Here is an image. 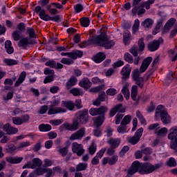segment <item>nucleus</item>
Here are the masks:
<instances>
[{"label": "nucleus", "mask_w": 177, "mask_h": 177, "mask_svg": "<svg viewBox=\"0 0 177 177\" xmlns=\"http://www.w3.org/2000/svg\"><path fill=\"white\" fill-rule=\"evenodd\" d=\"M92 44L98 45L99 46H103L105 49H111L115 42L113 40H109L106 35V33H102L101 35L91 39Z\"/></svg>", "instance_id": "f257e3e1"}, {"label": "nucleus", "mask_w": 177, "mask_h": 177, "mask_svg": "<svg viewBox=\"0 0 177 177\" xmlns=\"http://www.w3.org/2000/svg\"><path fill=\"white\" fill-rule=\"evenodd\" d=\"M160 120L163 124H169L171 122V117L168 114V112L164 109V106L158 105L156 109L155 119Z\"/></svg>", "instance_id": "f03ea898"}, {"label": "nucleus", "mask_w": 177, "mask_h": 177, "mask_svg": "<svg viewBox=\"0 0 177 177\" xmlns=\"http://www.w3.org/2000/svg\"><path fill=\"white\" fill-rule=\"evenodd\" d=\"M162 167V163H157L155 165H151V163L146 162L142 163L141 169L140 172L141 175H146L147 174H153L154 171H158L160 168Z\"/></svg>", "instance_id": "7ed1b4c3"}, {"label": "nucleus", "mask_w": 177, "mask_h": 177, "mask_svg": "<svg viewBox=\"0 0 177 177\" xmlns=\"http://www.w3.org/2000/svg\"><path fill=\"white\" fill-rule=\"evenodd\" d=\"M80 128V122L78 120L74 119L73 124H70L68 122L63 123L59 127V131L60 132H63V131H71V132L74 131H77Z\"/></svg>", "instance_id": "20e7f679"}, {"label": "nucleus", "mask_w": 177, "mask_h": 177, "mask_svg": "<svg viewBox=\"0 0 177 177\" xmlns=\"http://www.w3.org/2000/svg\"><path fill=\"white\" fill-rule=\"evenodd\" d=\"M138 46H139V49H138V47L136 46H133L130 49V53H132L134 57H138V52H143V50H145V39L143 37H141L139 39Z\"/></svg>", "instance_id": "39448f33"}, {"label": "nucleus", "mask_w": 177, "mask_h": 177, "mask_svg": "<svg viewBox=\"0 0 177 177\" xmlns=\"http://www.w3.org/2000/svg\"><path fill=\"white\" fill-rule=\"evenodd\" d=\"M142 135H143V128L141 127L136 131L133 137H128L127 142L131 145H136L140 140Z\"/></svg>", "instance_id": "423d86ee"}, {"label": "nucleus", "mask_w": 177, "mask_h": 177, "mask_svg": "<svg viewBox=\"0 0 177 177\" xmlns=\"http://www.w3.org/2000/svg\"><path fill=\"white\" fill-rule=\"evenodd\" d=\"M109 111V108L107 106H100V108H91L89 110L90 115L93 117H95V115H102L105 113H107Z\"/></svg>", "instance_id": "0eeeda50"}, {"label": "nucleus", "mask_w": 177, "mask_h": 177, "mask_svg": "<svg viewBox=\"0 0 177 177\" xmlns=\"http://www.w3.org/2000/svg\"><path fill=\"white\" fill-rule=\"evenodd\" d=\"M77 121L80 122V124H86L88 121H89V118L88 116V110H83V111H80L77 113Z\"/></svg>", "instance_id": "6e6552de"}, {"label": "nucleus", "mask_w": 177, "mask_h": 177, "mask_svg": "<svg viewBox=\"0 0 177 177\" xmlns=\"http://www.w3.org/2000/svg\"><path fill=\"white\" fill-rule=\"evenodd\" d=\"M164 42V39L160 37L158 40H154L148 44V50L156 52L160 48V44Z\"/></svg>", "instance_id": "1a4fd4ad"}, {"label": "nucleus", "mask_w": 177, "mask_h": 177, "mask_svg": "<svg viewBox=\"0 0 177 177\" xmlns=\"http://www.w3.org/2000/svg\"><path fill=\"white\" fill-rule=\"evenodd\" d=\"M82 55H84V52L82 50H74L70 53H62L61 56H68L70 59H73V60H77L78 57H82Z\"/></svg>", "instance_id": "9d476101"}, {"label": "nucleus", "mask_w": 177, "mask_h": 177, "mask_svg": "<svg viewBox=\"0 0 177 177\" xmlns=\"http://www.w3.org/2000/svg\"><path fill=\"white\" fill-rule=\"evenodd\" d=\"M131 71H132V67H131V65L129 64H126L122 68L120 72L122 81H127V80L129 78V75H131Z\"/></svg>", "instance_id": "9b49d317"}, {"label": "nucleus", "mask_w": 177, "mask_h": 177, "mask_svg": "<svg viewBox=\"0 0 177 177\" xmlns=\"http://www.w3.org/2000/svg\"><path fill=\"white\" fill-rule=\"evenodd\" d=\"M72 151L76 153L77 156H82L84 153V147L77 142H73L71 145Z\"/></svg>", "instance_id": "f8f14e48"}, {"label": "nucleus", "mask_w": 177, "mask_h": 177, "mask_svg": "<svg viewBox=\"0 0 177 177\" xmlns=\"http://www.w3.org/2000/svg\"><path fill=\"white\" fill-rule=\"evenodd\" d=\"M35 12L37 13H39V17L41 20H44V21H49L50 19V16L46 14V12H45V10H42V8L41 6H36Z\"/></svg>", "instance_id": "ddd939ff"}, {"label": "nucleus", "mask_w": 177, "mask_h": 177, "mask_svg": "<svg viewBox=\"0 0 177 177\" xmlns=\"http://www.w3.org/2000/svg\"><path fill=\"white\" fill-rule=\"evenodd\" d=\"M85 136V128H81L75 133H73L71 137V140H81Z\"/></svg>", "instance_id": "4468645a"}, {"label": "nucleus", "mask_w": 177, "mask_h": 177, "mask_svg": "<svg viewBox=\"0 0 177 177\" xmlns=\"http://www.w3.org/2000/svg\"><path fill=\"white\" fill-rule=\"evenodd\" d=\"M140 169H142V163L139 162V161H135L132 163L131 168L128 171V174L129 175H133L138 171L140 174Z\"/></svg>", "instance_id": "2eb2a0df"}, {"label": "nucleus", "mask_w": 177, "mask_h": 177, "mask_svg": "<svg viewBox=\"0 0 177 177\" xmlns=\"http://www.w3.org/2000/svg\"><path fill=\"white\" fill-rule=\"evenodd\" d=\"M28 45H35V41H29L28 37H24L18 42V46L21 49H26Z\"/></svg>", "instance_id": "dca6fc26"}, {"label": "nucleus", "mask_w": 177, "mask_h": 177, "mask_svg": "<svg viewBox=\"0 0 177 177\" xmlns=\"http://www.w3.org/2000/svg\"><path fill=\"white\" fill-rule=\"evenodd\" d=\"M153 61V57H148L142 61V63L140 67V73H145L147 70L148 67L150 66V63Z\"/></svg>", "instance_id": "f3484780"}, {"label": "nucleus", "mask_w": 177, "mask_h": 177, "mask_svg": "<svg viewBox=\"0 0 177 177\" xmlns=\"http://www.w3.org/2000/svg\"><path fill=\"white\" fill-rule=\"evenodd\" d=\"M4 131L7 133V135H15L19 132V129L15 128L9 123H7L4 124Z\"/></svg>", "instance_id": "a211bd4d"}, {"label": "nucleus", "mask_w": 177, "mask_h": 177, "mask_svg": "<svg viewBox=\"0 0 177 177\" xmlns=\"http://www.w3.org/2000/svg\"><path fill=\"white\" fill-rule=\"evenodd\" d=\"M106 152V149H101L99 151L96 156L91 160V164L92 165H97L99 164V160L103 157L104 155V153Z\"/></svg>", "instance_id": "6ab92c4d"}, {"label": "nucleus", "mask_w": 177, "mask_h": 177, "mask_svg": "<svg viewBox=\"0 0 177 177\" xmlns=\"http://www.w3.org/2000/svg\"><path fill=\"white\" fill-rule=\"evenodd\" d=\"M56 172H62V169H60L59 167H55L53 168V169L49 168H45L44 169V174H46V177L53 176Z\"/></svg>", "instance_id": "aec40b11"}, {"label": "nucleus", "mask_w": 177, "mask_h": 177, "mask_svg": "<svg viewBox=\"0 0 177 177\" xmlns=\"http://www.w3.org/2000/svg\"><path fill=\"white\" fill-rule=\"evenodd\" d=\"M67 110L62 107H55L50 106V109L48 111V115H52L53 114H57L60 113H66Z\"/></svg>", "instance_id": "412c9836"}, {"label": "nucleus", "mask_w": 177, "mask_h": 177, "mask_svg": "<svg viewBox=\"0 0 177 177\" xmlns=\"http://www.w3.org/2000/svg\"><path fill=\"white\" fill-rule=\"evenodd\" d=\"M79 86L84 89H89L92 86V82H91L88 77H84L79 82Z\"/></svg>", "instance_id": "4be33fe9"}, {"label": "nucleus", "mask_w": 177, "mask_h": 177, "mask_svg": "<svg viewBox=\"0 0 177 177\" xmlns=\"http://www.w3.org/2000/svg\"><path fill=\"white\" fill-rule=\"evenodd\" d=\"M93 121L96 128H100L101 125H103V122H104V114L93 118Z\"/></svg>", "instance_id": "5701e85b"}, {"label": "nucleus", "mask_w": 177, "mask_h": 177, "mask_svg": "<svg viewBox=\"0 0 177 177\" xmlns=\"http://www.w3.org/2000/svg\"><path fill=\"white\" fill-rule=\"evenodd\" d=\"M141 1L142 0H133L131 12L134 16L138 13V10H139L140 8H142V6H140Z\"/></svg>", "instance_id": "b1692460"}, {"label": "nucleus", "mask_w": 177, "mask_h": 177, "mask_svg": "<svg viewBox=\"0 0 177 177\" xmlns=\"http://www.w3.org/2000/svg\"><path fill=\"white\" fill-rule=\"evenodd\" d=\"M27 74L26 73V71H23L20 73L19 77L17 80V81L15 82L14 86L15 88H17V86H20L21 84L24 82V80H26Z\"/></svg>", "instance_id": "393cba45"}, {"label": "nucleus", "mask_w": 177, "mask_h": 177, "mask_svg": "<svg viewBox=\"0 0 177 177\" xmlns=\"http://www.w3.org/2000/svg\"><path fill=\"white\" fill-rule=\"evenodd\" d=\"M62 104L63 107H65L70 111H73L75 109V104L73 101H62Z\"/></svg>", "instance_id": "a878e982"}, {"label": "nucleus", "mask_w": 177, "mask_h": 177, "mask_svg": "<svg viewBox=\"0 0 177 177\" xmlns=\"http://www.w3.org/2000/svg\"><path fill=\"white\" fill-rule=\"evenodd\" d=\"M78 80L75 76H71L70 79L66 82V88L67 89H70L73 88L76 84Z\"/></svg>", "instance_id": "bb28decb"}, {"label": "nucleus", "mask_w": 177, "mask_h": 177, "mask_svg": "<svg viewBox=\"0 0 177 177\" xmlns=\"http://www.w3.org/2000/svg\"><path fill=\"white\" fill-rule=\"evenodd\" d=\"M169 133L167 136L169 140H175L177 139V127H174L169 130Z\"/></svg>", "instance_id": "cd10ccee"}, {"label": "nucleus", "mask_w": 177, "mask_h": 177, "mask_svg": "<svg viewBox=\"0 0 177 177\" xmlns=\"http://www.w3.org/2000/svg\"><path fill=\"white\" fill-rule=\"evenodd\" d=\"M107 143L111 146L112 149H117L120 146V138H110Z\"/></svg>", "instance_id": "c85d7f7f"}, {"label": "nucleus", "mask_w": 177, "mask_h": 177, "mask_svg": "<svg viewBox=\"0 0 177 177\" xmlns=\"http://www.w3.org/2000/svg\"><path fill=\"white\" fill-rule=\"evenodd\" d=\"M7 162L10 164H20L21 161H23V158L20 157H7L6 158Z\"/></svg>", "instance_id": "c756f323"}, {"label": "nucleus", "mask_w": 177, "mask_h": 177, "mask_svg": "<svg viewBox=\"0 0 177 177\" xmlns=\"http://www.w3.org/2000/svg\"><path fill=\"white\" fill-rule=\"evenodd\" d=\"M153 24H154V21L150 18L146 19L141 23V26H142L144 28H151Z\"/></svg>", "instance_id": "7c9ffc66"}, {"label": "nucleus", "mask_w": 177, "mask_h": 177, "mask_svg": "<svg viewBox=\"0 0 177 177\" xmlns=\"http://www.w3.org/2000/svg\"><path fill=\"white\" fill-rule=\"evenodd\" d=\"M104 59H106V55H104V53H98L95 56H94L93 61L95 63H102Z\"/></svg>", "instance_id": "2f4dec72"}, {"label": "nucleus", "mask_w": 177, "mask_h": 177, "mask_svg": "<svg viewBox=\"0 0 177 177\" xmlns=\"http://www.w3.org/2000/svg\"><path fill=\"white\" fill-rule=\"evenodd\" d=\"M129 86V84L127 83L122 89V93L124 95L126 100H129L130 93Z\"/></svg>", "instance_id": "473e14b6"}, {"label": "nucleus", "mask_w": 177, "mask_h": 177, "mask_svg": "<svg viewBox=\"0 0 177 177\" xmlns=\"http://www.w3.org/2000/svg\"><path fill=\"white\" fill-rule=\"evenodd\" d=\"M5 48L8 55H12V53L15 52V49H13V47H12V41H10V40L6 41Z\"/></svg>", "instance_id": "72a5a7b5"}, {"label": "nucleus", "mask_w": 177, "mask_h": 177, "mask_svg": "<svg viewBox=\"0 0 177 177\" xmlns=\"http://www.w3.org/2000/svg\"><path fill=\"white\" fill-rule=\"evenodd\" d=\"M17 150V147L13 144H8L6 145V153H10V154H13L15 151Z\"/></svg>", "instance_id": "f704fd0d"}, {"label": "nucleus", "mask_w": 177, "mask_h": 177, "mask_svg": "<svg viewBox=\"0 0 177 177\" xmlns=\"http://www.w3.org/2000/svg\"><path fill=\"white\" fill-rule=\"evenodd\" d=\"M39 129L41 132H49V131L52 130V126L48 124H41L39 126Z\"/></svg>", "instance_id": "c9c22d12"}, {"label": "nucleus", "mask_w": 177, "mask_h": 177, "mask_svg": "<svg viewBox=\"0 0 177 177\" xmlns=\"http://www.w3.org/2000/svg\"><path fill=\"white\" fill-rule=\"evenodd\" d=\"M32 164L33 169H35V168H39L42 165V160L38 158H35L32 160Z\"/></svg>", "instance_id": "e433bc0d"}, {"label": "nucleus", "mask_w": 177, "mask_h": 177, "mask_svg": "<svg viewBox=\"0 0 177 177\" xmlns=\"http://www.w3.org/2000/svg\"><path fill=\"white\" fill-rule=\"evenodd\" d=\"M77 172L85 171L88 168V163L80 162L75 167Z\"/></svg>", "instance_id": "4c0bfd02"}, {"label": "nucleus", "mask_w": 177, "mask_h": 177, "mask_svg": "<svg viewBox=\"0 0 177 177\" xmlns=\"http://www.w3.org/2000/svg\"><path fill=\"white\" fill-rule=\"evenodd\" d=\"M154 1L155 0H148L147 1H142L140 3V6H142V8H145V9L149 10V9H150V5H153Z\"/></svg>", "instance_id": "58836bf2"}, {"label": "nucleus", "mask_w": 177, "mask_h": 177, "mask_svg": "<svg viewBox=\"0 0 177 177\" xmlns=\"http://www.w3.org/2000/svg\"><path fill=\"white\" fill-rule=\"evenodd\" d=\"M139 26H140V21L139 19H136L132 27V34H136L139 31Z\"/></svg>", "instance_id": "ea45409f"}, {"label": "nucleus", "mask_w": 177, "mask_h": 177, "mask_svg": "<svg viewBox=\"0 0 177 177\" xmlns=\"http://www.w3.org/2000/svg\"><path fill=\"white\" fill-rule=\"evenodd\" d=\"M131 120H132V116H131V115H127L126 116L124 117L120 124L121 125L127 126L131 123Z\"/></svg>", "instance_id": "a19ab883"}, {"label": "nucleus", "mask_w": 177, "mask_h": 177, "mask_svg": "<svg viewBox=\"0 0 177 177\" xmlns=\"http://www.w3.org/2000/svg\"><path fill=\"white\" fill-rule=\"evenodd\" d=\"M131 96L133 100H136V96H138V86L133 85L132 86Z\"/></svg>", "instance_id": "79ce46f5"}, {"label": "nucleus", "mask_w": 177, "mask_h": 177, "mask_svg": "<svg viewBox=\"0 0 177 177\" xmlns=\"http://www.w3.org/2000/svg\"><path fill=\"white\" fill-rule=\"evenodd\" d=\"M74 60L73 59L71 58H66L64 57L61 59V63L63 64H66L67 66H71V64H74Z\"/></svg>", "instance_id": "37998d69"}, {"label": "nucleus", "mask_w": 177, "mask_h": 177, "mask_svg": "<svg viewBox=\"0 0 177 177\" xmlns=\"http://www.w3.org/2000/svg\"><path fill=\"white\" fill-rule=\"evenodd\" d=\"M26 32L28 34L29 38H37V34H35L34 28H27Z\"/></svg>", "instance_id": "c03bdc74"}, {"label": "nucleus", "mask_w": 177, "mask_h": 177, "mask_svg": "<svg viewBox=\"0 0 177 177\" xmlns=\"http://www.w3.org/2000/svg\"><path fill=\"white\" fill-rule=\"evenodd\" d=\"M70 93L73 96H81L82 95V90L81 88H73L70 91Z\"/></svg>", "instance_id": "a18cd8bd"}, {"label": "nucleus", "mask_w": 177, "mask_h": 177, "mask_svg": "<svg viewBox=\"0 0 177 177\" xmlns=\"http://www.w3.org/2000/svg\"><path fill=\"white\" fill-rule=\"evenodd\" d=\"M123 41L126 44H128L131 41V32L129 30H126L123 34Z\"/></svg>", "instance_id": "49530a36"}, {"label": "nucleus", "mask_w": 177, "mask_h": 177, "mask_svg": "<svg viewBox=\"0 0 177 177\" xmlns=\"http://www.w3.org/2000/svg\"><path fill=\"white\" fill-rule=\"evenodd\" d=\"M142 77H140V72L139 71V69H136L133 71L132 72V78L133 81H136L137 80H139V78H142Z\"/></svg>", "instance_id": "de8ad7c7"}, {"label": "nucleus", "mask_w": 177, "mask_h": 177, "mask_svg": "<svg viewBox=\"0 0 177 177\" xmlns=\"http://www.w3.org/2000/svg\"><path fill=\"white\" fill-rule=\"evenodd\" d=\"M80 23L82 27H88L91 23V21L88 17H83L80 19Z\"/></svg>", "instance_id": "09e8293b"}, {"label": "nucleus", "mask_w": 177, "mask_h": 177, "mask_svg": "<svg viewBox=\"0 0 177 177\" xmlns=\"http://www.w3.org/2000/svg\"><path fill=\"white\" fill-rule=\"evenodd\" d=\"M21 32H19V30H15L12 34V37L13 38L14 41H19L20 38H21Z\"/></svg>", "instance_id": "8fccbe9b"}, {"label": "nucleus", "mask_w": 177, "mask_h": 177, "mask_svg": "<svg viewBox=\"0 0 177 177\" xmlns=\"http://www.w3.org/2000/svg\"><path fill=\"white\" fill-rule=\"evenodd\" d=\"M26 27H27L26 24L21 22L17 26V31L22 34L23 32H24V31H26Z\"/></svg>", "instance_id": "3c124183"}, {"label": "nucleus", "mask_w": 177, "mask_h": 177, "mask_svg": "<svg viewBox=\"0 0 177 177\" xmlns=\"http://www.w3.org/2000/svg\"><path fill=\"white\" fill-rule=\"evenodd\" d=\"M128 128L127 127V126L124 125H120L117 131L119 133H122V135H124V133H127V132H128Z\"/></svg>", "instance_id": "603ef678"}, {"label": "nucleus", "mask_w": 177, "mask_h": 177, "mask_svg": "<svg viewBox=\"0 0 177 177\" xmlns=\"http://www.w3.org/2000/svg\"><path fill=\"white\" fill-rule=\"evenodd\" d=\"M49 109L48 105H43L40 106V109L37 111V114H46V112Z\"/></svg>", "instance_id": "864d4df0"}, {"label": "nucleus", "mask_w": 177, "mask_h": 177, "mask_svg": "<svg viewBox=\"0 0 177 177\" xmlns=\"http://www.w3.org/2000/svg\"><path fill=\"white\" fill-rule=\"evenodd\" d=\"M4 62L7 66H15L19 63V61L12 59H5Z\"/></svg>", "instance_id": "5fc2aeb1"}, {"label": "nucleus", "mask_w": 177, "mask_h": 177, "mask_svg": "<svg viewBox=\"0 0 177 177\" xmlns=\"http://www.w3.org/2000/svg\"><path fill=\"white\" fill-rule=\"evenodd\" d=\"M33 174L34 175H37V176H41V175L45 174V168L42 169L41 167H38L34 171Z\"/></svg>", "instance_id": "6e6d98bb"}, {"label": "nucleus", "mask_w": 177, "mask_h": 177, "mask_svg": "<svg viewBox=\"0 0 177 177\" xmlns=\"http://www.w3.org/2000/svg\"><path fill=\"white\" fill-rule=\"evenodd\" d=\"M124 60L126 62H127V63H133V57H132V55L131 54H129V53H126L124 54Z\"/></svg>", "instance_id": "4d7b16f0"}, {"label": "nucleus", "mask_w": 177, "mask_h": 177, "mask_svg": "<svg viewBox=\"0 0 177 177\" xmlns=\"http://www.w3.org/2000/svg\"><path fill=\"white\" fill-rule=\"evenodd\" d=\"M116 113H125L126 109L122 107V104H119L114 106Z\"/></svg>", "instance_id": "13d9d810"}, {"label": "nucleus", "mask_w": 177, "mask_h": 177, "mask_svg": "<svg viewBox=\"0 0 177 177\" xmlns=\"http://www.w3.org/2000/svg\"><path fill=\"white\" fill-rule=\"evenodd\" d=\"M136 84L139 86V88H143L145 86V78L144 77H140L137 80H135Z\"/></svg>", "instance_id": "bf43d9fd"}, {"label": "nucleus", "mask_w": 177, "mask_h": 177, "mask_svg": "<svg viewBox=\"0 0 177 177\" xmlns=\"http://www.w3.org/2000/svg\"><path fill=\"white\" fill-rule=\"evenodd\" d=\"M59 154L62 156V157H66L67 156V153H68V147H64L59 150Z\"/></svg>", "instance_id": "052dcab7"}, {"label": "nucleus", "mask_w": 177, "mask_h": 177, "mask_svg": "<svg viewBox=\"0 0 177 177\" xmlns=\"http://www.w3.org/2000/svg\"><path fill=\"white\" fill-rule=\"evenodd\" d=\"M73 8L75 13H80L84 10V6H82V5L80 3L75 5Z\"/></svg>", "instance_id": "680f3d73"}, {"label": "nucleus", "mask_w": 177, "mask_h": 177, "mask_svg": "<svg viewBox=\"0 0 177 177\" xmlns=\"http://www.w3.org/2000/svg\"><path fill=\"white\" fill-rule=\"evenodd\" d=\"M124 118V115L122 114H117L115 117V124L116 125H118L120 122L122 120V118Z\"/></svg>", "instance_id": "e2e57ef3"}, {"label": "nucleus", "mask_w": 177, "mask_h": 177, "mask_svg": "<svg viewBox=\"0 0 177 177\" xmlns=\"http://www.w3.org/2000/svg\"><path fill=\"white\" fill-rule=\"evenodd\" d=\"M170 147L172 150H175V151H177V138H176V140H171Z\"/></svg>", "instance_id": "0e129e2a"}, {"label": "nucleus", "mask_w": 177, "mask_h": 177, "mask_svg": "<svg viewBox=\"0 0 177 177\" xmlns=\"http://www.w3.org/2000/svg\"><path fill=\"white\" fill-rule=\"evenodd\" d=\"M167 165L168 167H176V160H175V158H171L167 161Z\"/></svg>", "instance_id": "69168bd1"}, {"label": "nucleus", "mask_w": 177, "mask_h": 177, "mask_svg": "<svg viewBox=\"0 0 177 177\" xmlns=\"http://www.w3.org/2000/svg\"><path fill=\"white\" fill-rule=\"evenodd\" d=\"M118 161V156H113L111 158H109V165H114Z\"/></svg>", "instance_id": "338daca9"}, {"label": "nucleus", "mask_w": 177, "mask_h": 177, "mask_svg": "<svg viewBox=\"0 0 177 177\" xmlns=\"http://www.w3.org/2000/svg\"><path fill=\"white\" fill-rule=\"evenodd\" d=\"M12 122L15 125H21L23 124L20 117L12 118Z\"/></svg>", "instance_id": "774afa93"}]
</instances>
